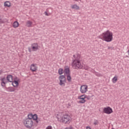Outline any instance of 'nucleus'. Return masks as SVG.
Returning <instances> with one entry per match:
<instances>
[{
  "label": "nucleus",
  "mask_w": 129,
  "mask_h": 129,
  "mask_svg": "<svg viewBox=\"0 0 129 129\" xmlns=\"http://www.w3.org/2000/svg\"><path fill=\"white\" fill-rule=\"evenodd\" d=\"M14 80H20V79H18V77H16V78L14 79Z\"/></svg>",
  "instance_id": "nucleus-34"
},
{
  "label": "nucleus",
  "mask_w": 129,
  "mask_h": 129,
  "mask_svg": "<svg viewBox=\"0 0 129 129\" xmlns=\"http://www.w3.org/2000/svg\"><path fill=\"white\" fill-rule=\"evenodd\" d=\"M2 82H5V81H6V78H3L2 79H1Z\"/></svg>",
  "instance_id": "nucleus-31"
},
{
  "label": "nucleus",
  "mask_w": 129,
  "mask_h": 129,
  "mask_svg": "<svg viewBox=\"0 0 129 129\" xmlns=\"http://www.w3.org/2000/svg\"><path fill=\"white\" fill-rule=\"evenodd\" d=\"M108 49H111V47H108Z\"/></svg>",
  "instance_id": "nucleus-38"
},
{
  "label": "nucleus",
  "mask_w": 129,
  "mask_h": 129,
  "mask_svg": "<svg viewBox=\"0 0 129 129\" xmlns=\"http://www.w3.org/2000/svg\"><path fill=\"white\" fill-rule=\"evenodd\" d=\"M94 125H97V124H98V121L97 120L95 121L94 122Z\"/></svg>",
  "instance_id": "nucleus-28"
},
{
  "label": "nucleus",
  "mask_w": 129,
  "mask_h": 129,
  "mask_svg": "<svg viewBox=\"0 0 129 129\" xmlns=\"http://www.w3.org/2000/svg\"><path fill=\"white\" fill-rule=\"evenodd\" d=\"M59 85L60 86H65V84L66 83L67 80H66V77L64 75H60L59 77Z\"/></svg>",
  "instance_id": "nucleus-5"
},
{
  "label": "nucleus",
  "mask_w": 129,
  "mask_h": 129,
  "mask_svg": "<svg viewBox=\"0 0 129 129\" xmlns=\"http://www.w3.org/2000/svg\"><path fill=\"white\" fill-rule=\"evenodd\" d=\"M24 123L25 126L28 128L32 127L34 124L33 120H30V119H26L24 121Z\"/></svg>",
  "instance_id": "nucleus-4"
},
{
  "label": "nucleus",
  "mask_w": 129,
  "mask_h": 129,
  "mask_svg": "<svg viewBox=\"0 0 129 129\" xmlns=\"http://www.w3.org/2000/svg\"><path fill=\"white\" fill-rule=\"evenodd\" d=\"M28 51L29 52H32V49H31V48L28 47Z\"/></svg>",
  "instance_id": "nucleus-33"
},
{
  "label": "nucleus",
  "mask_w": 129,
  "mask_h": 129,
  "mask_svg": "<svg viewBox=\"0 0 129 129\" xmlns=\"http://www.w3.org/2000/svg\"><path fill=\"white\" fill-rule=\"evenodd\" d=\"M13 27L14 28H18V27H19V22L17 21H15L13 23Z\"/></svg>",
  "instance_id": "nucleus-15"
},
{
  "label": "nucleus",
  "mask_w": 129,
  "mask_h": 129,
  "mask_svg": "<svg viewBox=\"0 0 129 129\" xmlns=\"http://www.w3.org/2000/svg\"><path fill=\"white\" fill-rule=\"evenodd\" d=\"M30 70L32 72H36L38 70V67L36 66V64H32L31 65Z\"/></svg>",
  "instance_id": "nucleus-10"
},
{
  "label": "nucleus",
  "mask_w": 129,
  "mask_h": 129,
  "mask_svg": "<svg viewBox=\"0 0 129 129\" xmlns=\"http://www.w3.org/2000/svg\"><path fill=\"white\" fill-rule=\"evenodd\" d=\"M32 25H33V22L30 21H28L26 23L27 27H31Z\"/></svg>",
  "instance_id": "nucleus-14"
},
{
  "label": "nucleus",
  "mask_w": 129,
  "mask_h": 129,
  "mask_svg": "<svg viewBox=\"0 0 129 129\" xmlns=\"http://www.w3.org/2000/svg\"><path fill=\"white\" fill-rule=\"evenodd\" d=\"M86 101L85 100H81L79 101V103H85Z\"/></svg>",
  "instance_id": "nucleus-24"
},
{
  "label": "nucleus",
  "mask_w": 129,
  "mask_h": 129,
  "mask_svg": "<svg viewBox=\"0 0 129 129\" xmlns=\"http://www.w3.org/2000/svg\"><path fill=\"white\" fill-rule=\"evenodd\" d=\"M112 81L113 83H116V82L117 81V77H114L112 80Z\"/></svg>",
  "instance_id": "nucleus-21"
},
{
  "label": "nucleus",
  "mask_w": 129,
  "mask_h": 129,
  "mask_svg": "<svg viewBox=\"0 0 129 129\" xmlns=\"http://www.w3.org/2000/svg\"><path fill=\"white\" fill-rule=\"evenodd\" d=\"M44 14L45 15V16H49V14L46 11L44 12Z\"/></svg>",
  "instance_id": "nucleus-32"
},
{
  "label": "nucleus",
  "mask_w": 129,
  "mask_h": 129,
  "mask_svg": "<svg viewBox=\"0 0 129 129\" xmlns=\"http://www.w3.org/2000/svg\"><path fill=\"white\" fill-rule=\"evenodd\" d=\"M96 76H98V77H100L102 76V75H101V74H99L98 73H96Z\"/></svg>",
  "instance_id": "nucleus-27"
},
{
  "label": "nucleus",
  "mask_w": 129,
  "mask_h": 129,
  "mask_svg": "<svg viewBox=\"0 0 129 129\" xmlns=\"http://www.w3.org/2000/svg\"><path fill=\"white\" fill-rule=\"evenodd\" d=\"M20 80H14L13 82L12 81V85L14 87H18L19 86V82Z\"/></svg>",
  "instance_id": "nucleus-11"
},
{
  "label": "nucleus",
  "mask_w": 129,
  "mask_h": 129,
  "mask_svg": "<svg viewBox=\"0 0 129 129\" xmlns=\"http://www.w3.org/2000/svg\"><path fill=\"white\" fill-rule=\"evenodd\" d=\"M88 89V87L86 85H84L80 87V92L81 93H86Z\"/></svg>",
  "instance_id": "nucleus-7"
},
{
  "label": "nucleus",
  "mask_w": 129,
  "mask_h": 129,
  "mask_svg": "<svg viewBox=\"0 0 129 129\" xmlns=\"http://www.w3.org/2000/svg\"><path fill=\"white\" fill-rule=\"evenodd\" d=\"M62 73H63V69H62L61 68L59 69L58 74H59V75H62Z\"/></svg>",
  "instance_id": "nucleus-22"
},
{
  "label": "nucleus",
  "mask_w": 129,
  "mask_h": 129,
  "mask_svg": "<svg viewBox=\"0 0 129 129\" xmlns=\"http://www.w3.org/2000/svg\"><path fill=\"white\" fill-rule=\"evenodd\" d=\"M26 119H30V120H33V114L31 113L28 115V118Z\"/></svg>",
  "instance_id": "nucleus-18"
},
{
  "label": "nucleus",
  "mask_w": 129,
  "mask_h": 129,
  "mask_svg": "<svg viewBox=\"0 0 129 129\" xmlns=\"http://www.w3.org/2000/svg\"><path fill=\"white\" fill-rule=\"evenodd\" d=\"M2 70H1L0 72V74H2Z\"/></svg>",
  "instance_id": "nucleus-37"
},
{
  "label": "nucleus",
  "mask_w": 129,
  "mask_h": 129,
  "mask_svg": "<svg viewBox=\"0 0 129 129\" xmlns=\"http://www.w3.org/2000/svg\"><path fill=\"white\" fill-rule=\"evenodd\" d=\"M72 9H75L76 10H79V6L77 5H74L72 6Z\"/></svg>",
  "instance_id": "nucleus-20"
},
{
  "label": "nucleus",
  "mask_w": 129,
  "mask_h": 129,
  "mask_svg": "<svg viewBox=\"0 0 129 129\" xmlns=\"http://www.w3.org/2000/svg\"><path fill=\"white\" fill-rule=\"evenodd\" d=\"M67 79L69 82H71V76L70 75V74L69 75H67Z\"/></svg>",
  "instance_id": "nucleus-19"
},
{
  "label": "nucleus",
  "mask_w": 129,
  "mask_h": 129,
  "mask_svg": "<svg viewBox=\"0 0 129 129\" xmlns=\"http://www.w3.org/2000/svg\"><path fill=\"white\" fill-rule=\"evenodd\" d=\"M31 49L32 51H36L39 50V44L37 43H34L31 44Z\"/></svg>",
  "instance_id": "nucleus-8"
},
{
  "label": "nucleus",
  "mask_w": 129,
  "mask_h": 129,
  "mask_svg": "<svg viewBox=\"0 0 129 129\" xmlns=\"http://www.w3.org/2000/svg\"><path fill=\"white\" fill-rule=\"evenodd\" d=\"M73 57L75 58L72 63V66L74 69H82L83 68V66L80 62V54H74Z\"/></svg>",
  "instance_id": "nucleus-1"
},
{
  "label": "nucleus",
  "mask_w": 129,
  "mask_h": 129,
  "mask_svg": "<svg viewBox=\"0 0 129 129\" xmlns=\"http://www.w3.org/2000/svg\"><path fill=\"white\" fill-rule=\"evenodd\" d=\"M4 6L9 8V7H11V3H10V2H9V1L5 2L4 3Z\"/></svg>",
  "instance_id": "nucleus-17"
},
{
  "label": "nucleus",
  "mask_w": 129,
  "mask_h": 129,
  "mask_svg": "<svg viewBox=\"0 0 129 129\" xmlns=\"http://www.w3.org/2000/svg\"><path fill=\"white\" fill-rule=\"evenodd\" d=\"M64 73H65V74H67V75L70 74V69H69V68L65 69Z\"/></svg>",
  "instance_id": "nucleus-16"
},
{
  "label": "nucleus",
  "mask_w": 129,
  "mask_h": 129,
  "mask_svg": "<svg viewBox=\"0 0 129 129\" xmlns=\"http://www.w3.org/2000/svg\"><path fill=\"white\" fill-rule=\"evenodd\" d=\"M32 120H35L36 123H39L41 121V118L38 117L37 114L32 115Z\"/></svg>",
  "instance_id": "nucleus-9"
},
{
  "label": "nucleus",
  "mask_w": 129,
  "mask_h": 129,
  "mask_svg": "<svg viewBox=\"0 0 129 129\" xmlns=\"http://www.w3.org/2000/svg\"><path fill=\"white\" fill-rule=\"evenodd\" d=\"M7 80L9 81V82H13V76L9 75L7 77Z\"/></svg>",
  "instance_id": "nucleus-13"
},
{
  "label": "nucleus",
  "mask_w": 129,
  "mask_h": 129,
  "mask_svg": "<svg viewBox=\"0 0 129 129\" xmlns=\"http://www.w3.org/2000/svg\"><path fill=\"white\" fill-rule=\"evenodd\" d=\"M112 109L110 108V107H105L103 109L104 113H106L107 114H110V113H112Z\"/></svg>",
  "instance_id": "nucleus-6"
},
{
  "label": "nucleus",
  "mask_w": 129,
  "mask_h": 129,
  "mask_svg": "<svg viewBox=\"0 0 129 129\" xmlns=\"http://www.w3.org/2000/svg\"><path fill=\"white\" fill-rule=\"evenodd\" d=\"M1 85H2V86H3V87H5V86H6V82H2Z\"/></svg>",
  "instance_id": "nucleus-26"
},
{
  "label": "nucleus",
  "mask_w": 129,
  "mask_h": 129,
  "mask_svg": "<svg viewBox=\"0 0 129 129\" xmlns=\"http://www.w3.org/2000/svg\"><path fill=\"white\" fill-rule=\"evenodd\" d=\"M76 2H79V0H74Z\"/></svg>",
  "instance_id": "nucleus-36"
},
{
  "label": "nucleus",
  "mask_w": 129,
  "mask_h": 129,
  "mask_svg": "<svg viewBox=\"0 0 129 129\" xmlns=\"http://www.w3.org/2000/svg\"><path fill=\"white\" fill-rule=\"evenodd\" d=\"M7 90L9 92H14V91H15L16 89L12 87H9L7 88Z\"/></svg>",
  "instance_id": "nucleus-12"
},
{
  "label": "nucleus",
  "mask_w": 129,
  "mask_h": 129,
  "mask_svg": "<svg viewBox=\"0 0 129 129\" xmlns=\"http://www.w3.org/2000/svg\"><path fill=\"white\" fill-rule=\"evenodd\" d=\"M86 129H91V128L89 126H87Z\"/></svg>",
  "instance_id": "nucleus-35"
},
{
  "label": "nucleus",
  "mask_w": 129,
  "mask_h": 129,
  "mask_svg": "<svg viewBox=\"0 0 129 129\" xmlns=\"http://www.w3.org/2000/svg\"><path fill=\"white\" fill-rule=\"evenodd\" d=\"M4 23V21L2 19V17L0 16V24H3Z\"/></svg>",
  "instance_id": "nucleus-29"
},
{
  "label": "nucleus",
  "mask_w": 129,
  "mask_h": 129,
  "mask_svg": "<svg viewBox=\"0 0 129 129\" xmlns=\"http://www.w3.org/2000/svg\"><path fill=\"white\" fill-rule=\"evenodd\" d=\"M85 97L88 100H89L90 99V96H87L86 95H85Z\"/></svg>",
  "instance_id": "nucleus-30"
},
{
  "label": "nucleus",
  "mask_w": 129,
  "mask_h": 129,
  "mask_svg": "<svg viewBox=\"0 0 129 129\" xmlns=\"http://www.w3.org/2000/svg\"><path fill=\"white\" fill-rule=\"evenodd\" d=\"M84 69H85V70H89V69H90V67L88 66H85Z\"/></svg>",
  "instance_id": "nucleus-25"
},
{
  "label": "nucleus",
  "mask_w": 129,
  "mask_h": 129,
  "mask_svg": "<svg viewBox=\"0 0 129 129\" xmlns=\"http://www.w3.org/2000/svg\"><path fill=\"white\" fill-rule=\"evenodd\" d=\"M113 34L109 30H107L103 33L101 35L104 41H105V42H111L113 39Z\"/></svg>",
  "instance_id": "nucleus-2"
},
{
  "label": "nucleus",
  "mask_w": 129,
  "mask_h": 129,
  "mask_svg": "<svg viewBox=\"0 0 129 129\" xmlns=\"http://www.w3.org/2000/svg\"><path fill=\"white\" fill-rule=\"evenodd\" d=\"M85 98H86L85 95H83L80 97L79 99L85 100Z\"/></svg>",
  "instance_id": "nucleus-23"
},
{
  "label": "nucleus",
  "mask_w": 129,
  "mask_h": 129,
  "mask_svg": "<svg viewBox=\"0 0 129 129\" xmlns=\"http://www.w3.org/2000/svg\"><path fill=\"white\" fill-rule=\"evenodd\" d=\"M56 118L58 121H62L63 123H70L71 121V117L68 114L63 115L62 117L57 115Z\"/></svg>",
  "instance_id": "nucleus-3"
}]
</instances>
